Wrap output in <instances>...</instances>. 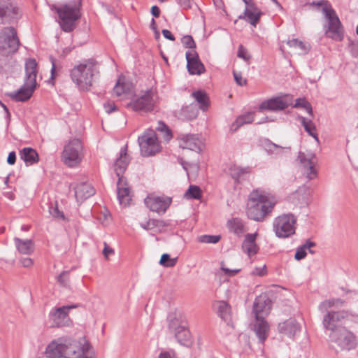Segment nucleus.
I'll return each mask as SVG.
<instances>
[{"label":"nucleus","instance_id":"obj_49","mask_svg":"<svg viewBox=\"0 0 358 358\" xmlns=\"http://www.w3.org/2000/svg\"><path fill=\"white\" fill-rule=\"evenodd\" d=\"M336 301H338V300H335V299H330L328 300H325L322 301L319 305V310L322 313L328 312V309L331 307L336 306Z\"/></svg>","mask_w":358,"mask_h":358},{"label":"nucleus","instance_id":"obj_28","mask_svg":"<svg viewBox=\"0 0 358 358\" xmlns=\"http://www.w3.org/2000/svg\"><path fill=\"white\" fill-rule=\"evenodd\" d=\"M117 199L120 204L127 205L131 201L130 189L127 186L126 178H120L117 182Z\"/></svg>","mask_w":358,"mask_h":358},{"label":"nucleus","instance_id":"obj_61","mask_svg":"<svg viewBox=\"0 0 358 358\" xmlns=\"http://www.w3.org/2000/svg\"><path fill=\"white\" fill-rule=\"evenodd\" d=\"M266 273V267L263 266L262 268H255L252 271V274L258 276H264Z\"/></svg>","mask_w":358,"mask_h":358},{"label":"nucleus","instance_id":"obj_58","mask_svg":"<svg viewBox=\"0 0 358 358\" xmlns=\"http://www.w3.org/2000/svg\"><path fill=\"white\" fill-rule=\"evenodd\" d=\"M248 3L245 4V10H248L249 11H252V13H258L262 12L260 9L257 6L256 3L253 0H250V1H247Z\"/></svg>","mask_w":358,"mask_h":358},{"label":"nucleus","instance_id":"obj_60","mask_svg":"<svg viewBox=\"0 0 358 358\" xmlns=\"http://www.w3.org/2000/svg\"><path fill=\"white\" fill-rule=\"evenodd\" d=\"M177 1L182 9L191 8L194 3L192 0H177Z\"/></svg>","mask_w":358,"mask_h":358},{"label":"nucleus","instance_id":"obj_4","mask_svg":"<svg viewBox=\"0 0 358 358\" xmlns=\"http://www.w3.org/2000/svg\"><path fill=\"white\" fill-rule=\"evenodd\" d=\"M38 64L35 59H29L25 63V80L24 85L17 91L7 93L6 95L15 101L24 102L32 96L36 87Z\"/></svg>","mask_w":358,"mask_h":358},{"label":"nucleus","instance_id":"obj_18","mask_svg":"<svg viewBox=\"0 0 358 358\" xmlns=\"http://www.w3.org/2000/svg\"><path fill=\"white\" fill-rule=\"evenodd\" d=\"M187 68L191 75H201L205 71V66L200 61L199 55L196 51H187L185 54Z\"/></svg>","mask_w":358,"mask_h":358},{"label":"nucleus","instance_id":"obj_11","mask_svg":"<svg viewBox=\"0 0 358 358\" xmlns=\"http://www.w3.org/2000/svg\"><path fill=\"white\" fill-rule=\"evenodd\" d=\"M138 143L141 154L143 157L152 156L160 152V144L156 134L152 130L145 131L138 136Z\"/></svg>","mask_w":358,"mask_h":358},{"label":"nucleus","instance_id":"obj_14","mask_svg":"<svg viewBox=\"0 0 358 358\" xmlns=\"http://www.w3.org/2000/svg\"><path fill=\"white\" fill-rule=\"evenodd\" d=\"M19 17V9L11 0H0V23H12Z\"/></svg>","mask_w":358,"mask_h":358},{"label":"nucleus","instance_id":"obj_34","mask_svg":"<svg viewBox=\"0 0 358 358\" xmlns=\"http://www.w3.org/2000/svg\"><path fill=\"white\" fill-rule=\"evenodd\" d=\"M218 316L224 320L229 322L231 320V306L224 301H218L215 305Z\"/></svg>","mask_w":358,"mask_h":358},{"label":"nucleus","instance_id":"obj_63","mask_svg":"<svg viewBox=\"0 0 358 358\" xmlns=\"http://www.w3.org/2000/svg\"><path fill=\"white\" fill-rule=\"evenodd\" d=\"M16 162V153L14 151L10 152L7 157V163L10 165L15 164Z\"/></svg>","mask_w":358,"mask_h":358},{"label":"nucleus","instance_id":"obj_17","mask_svg":"<svg viewBox=\"0 0 358 358\" xmlns=\"http://www.w3.org/2000/svg\"><path fill=\"white\" fill-rule=\"evenodd\" d=\"M145 203L150 210L158 213H164L171 203V199L167 196H148Z\"/></svg>","mask_w":358,"mask_h":358},{"label":"nucleus","instance_id":"obj_37","mask_svg":"<svg viewBox=\"0 0 358 358\" xmlns=\"http://www.w3.org/2000/svg\"><path fill=\"white\" fill-rule=\"evenodd\" d=\"M227 226L231 232L238 236H241L244 232V224L240 218L236 217L228 220Z\"/></svg>","mask_w":358,"mask_h":358},{"label":"nucleus","instance_id":"obj_2","mask_svg":"<svg viewBox=\"0 0 358 358\" xmlns=\"http://www.w3.org/2000/svg\"><path fill=\"white\" fill-rule=\"evenodd\" d=\"M70 76L80 90L88 91L99 78V64L93 58L85 59L71 70Z\"/></svg>","mask_w":358,"mask_h":358},{"label":"nucleus","instance_id":"obj_38","mask_svg":"<svg viewBox=\"0 0 358 358\" xmlns=\"http://www.w3.org/2000/svg\"><path fill=\"white\" fill-rule=\"evenodd\" d=\"M250 168H241L236 165L231 166L229 171V174L235 180L236 183H238L240 180L244 179L245 176L250 173Z\"/></svg>","mask_w":358,"mask_h":358},{"label":"nucleus","instance_id":"obj_13","mask_svg":"<svg viewBox=\"0 0 358 358\" xmlns=\"http://www.w3.org/2000/svg\"><path fill=\"white\" fill-rule=\"evenodd\" d=\"M350 317L357 320L358 319V315H352L345 310L328 311L323 317L322 324L325 329L330 330L332 332L340 327L338 325V322Z\"/></svg>","mask_w":358,"mask_h":358},{"label":"nucleus","instance_id":"obj_31","mask_svg":"<svg viewBox=\"0 0 358 358\" xmlns=\"http://www.w3.org/2000/svg\"><path fill=\"white\" fill-rule=\"evenodd\" d=\"M20 157L27 166H31L36 164L39 161L38 152L31 148H24L20 150Z\"/></svg>","mask_w":358,"mask_h":358},{"label":"nucleus","instance_id":"obj_46","mask_svg":"<svg viewBox=\"0 0 358 358\" xmlns=\"http://www.w3.org/2000/svg\"><path fill=\"white\" fill-rule=\"evenodd\" d=\"M176 263L177 258H171L167 253L163 254L159 260V264L164 267H173Z\"/></svg>","mask_w":358,"mask_h":358},{"label":"nucleus","instance_id":"obj_48","mask_svg":"<svg viewBox=\"0 0 358 358\" xmlns=\"http://www.w3.org/2000/svg\"><path fill=\"white\" fill-rule=\"evenodd\" d=\"M221 239L220 235H203L199 238V241L206 243H217Z\"/></svg>","mask_w":358,"mask_h":358},{"label":"nucleus","instance_id":"obj_47","mask_svg":"<svg viewBox=\"0 0 358 358\" xmlns=\"http://www.w3.org/2000/svg\"><path fill=\"white\" fill-rule=\"evenodd\" d=\"M294 108H303L306 109L308 114L313 115V108L310 103L305 98H299L296 99Z\"/></svg>","mask_w":358,"mask_h":358},{"label":"nucleus","instance_id":"obj_52","mask_svg":"<svg viewBox=\"0 0 358 358\" xmlns=\"http://www.w3.org/2000/svg\"><path fill=\"white\" fill-rule=\"evenodd\" d=\"M237 56L246 62L249 61L251 58V55L248 53L247 49L245 48L243 45H240L238 46Z\"/></svg>","mask_w":358,"mask_h":358},{"label":"nucleus","instance_id":"obj_5","mask_svg":"<svg viewBox=\"0 0 358 358\" xmlns=\"http://www.w3.org/2000/svg\"><path fill=\"white\" fill-rule=\"evenodd\" d=\"M310 4L322 6V10L328 21L327 28L325 30L326 36L335 41H342L344 39L343 26L331 3L328 1L322 0L313 1Z\"/></svg>","mask_w":358,"mask_h":358},{"label":"nucleus","instance_id":"obj_10","mask_svg":"<svg viewBox=\"0 0 358 358\" xmlns=\"http://www.w3.org/2000/svg\"><path fill=\"white\" fill-rule=\"evenodd\" d=\"M83 145L80 140L73 138L64 146L62 153V162L69 167H73L81 161Z\"/></svg>","mask_w":358,"mask_h":358},{"label":"nucleus","instance_id":"obj_40","mask_svg":"<svg viewBox=\"0 0 358 358\" xmlns=\"http://www.w3.org/2000/svg\"><path fill=\"white\" fill-rule=\"evenodd\" d=\"M261 145L268 154L278 155L282 152L285 148L273 143L268 138H264L261 141Z\"/></svg>","mask_w":358,"mask_h":358},{"label":"nucleus","instance_id":"obj_23","mask_svg":"<svg viewBox=\"0 0 358 358\" xmlns=\"http://www.w3.org/2000/svg\"><path fill=\"white\" fill-rule=\"evenodd\" d=\"M315 155L313 154L306 155L303 152H299L298 155V159L299 160L301 165L307 169V177L308 179L312 180L317 176V171L314 167V159Z\"/></svg>","mask_w":358,"mask_h":358},{"label":"nucleus","instance_id":"obj_29","mask_svg":"<svg viewBox=\"0 0 358 358\" xmlns=\"http://www.w3.org/2000/svg\"><path fill=\"white\" fill-rule=\"evenodd\" d=\"M94 194V188L87 182H81L75 187V196L78 201H83Z\"/></svg>","mask_w":358,"mask_h":358},{"label":"nucleus","instance_id":"obj_42","mask_svg":"<svg viewBox=\"0 0 358 358\" xmlns=\"http://www.w3.org/2000/svg\"><path fill=\"white\" fill-rule=\"evenodd\" d=\"M287 43L290 48L299 49L301 51V53L303 55L307 54L310 49V45L305 43L297 38L289 40Z\"/></svg>","mask_w":358,"mask_h":358},{"label":"nucleus","instance_id":"obj_35","mask_svg":"<svg viewBox=\"0 0 358 358\" xmlns=\"http://www.w3.org/2000/svg\"><path fill=\"white\" fill-rule=\"evenodd\" d=\"M192 96L199 105V108L203 111L208 109L210 106V100L207 93L203 90H197L193 92Z\"/></svg>","mask_w":358,"mask_h":358},{"label":"nucleus","instance_id":"obj_62","mask_svg":"<svg viewBox=\"0 0 358 358\" xmlns=\"http://www.w3.org/2000/svg\"><path fill=\"white\" fill-rule=\"evenodd\" d=\"M349 47L351 48V52L354 57L358 56V42L350 41Z\"/></svg>","mask_w":358,"mask_h":358},{"label":"nucleus","instance_id":"obj_20","mask_svg":"<svg viewBox=\"0 0 358 358\" xmlns=\"http://www.w3.org/2000/svg\"><path fill=\"white\" fill-rule=\"evenodd\" d=\"M288 103L280 96H275L262 101L258 108L259 111H280L286 109Z\"/></svg>","mask_w":358,"mask_h":358},{"label":"nucleus","instance_id":"obj_36","mask_svg":"<svg viewBox=\"0 0 358 358\" xmlns=\"http://www.w3.org/2000/svg\"><path fill=\"white\" fill-rule=\"evenodd\" d=\"M315 243L311 241L310 239L306 240L302 245L296 248L294 255L295 259L299 261L304 259L307 255L306 250H308L310 253L314 254L315 252L311 250V248L315 246Z\"/></svg>","mask_w":358,"mask_h":358},{"label":"nucleus","instance_id":"obj_45","mask_svg":"<svg viewBox=\"0 0 358 358\" xmlns=\"http://www.w3.org/2000/svg\"><path fill=\"white\" fill-rule=\"evenodd\" d=\"M156 129L162 134L165 141L171 139L173 136L171 130L163 121L158 122Z\"/></svg>","mask_w":358,"mask_h":358},{"label":"nucleus","instance_id":"obj_44","mask_svg":"<svg viewBox=\"0 0 358 358\" xmlns=\"http://www.w3.org/2000/svg\"><path fill=\"white\" fill-rule=\"evenodd\" d=\"M131 85L130 83H120V80H118L113 88V92L117 96H120L122 94H129L131 92Z\"/></svg>","mask_w":358,"mask_h":358},{"label":"nucleus","instance_id":"obj_15","mask_svg":"<svg viewBox=\"0 0 358 358\" xmlns=\"http://www.w3.org/2000/svg\"><path fill=\"white\" fill-rule=\"evenodd\" d=\"M272 301L266 294H262L255 298L253 303L252 312L255 320L265 318L269 314Z\"/></svg>","mask_w":358,"mask_h":358},{"label":"nucleus","instance_id":"obj_8","mask_svg":"<svg viewBox=\"0 0 358 358\" xmlns=\"http://www.w3.org/2000/svg\"><path fill=\"white\" fill-rule=\"evenodd\" d=\"M296 217L292 213L282 214L275 218L273 227L276 236L281 238L295 234Z\"/></svg>","mask_w":358,"mask_h":358},{"label":"nucleus","instance_id":"obj_16","mask_svg":"<svg viewBox=\"0 0 358 358\" xmlns=\"http://www.w3.org/2000/svg\"><path fill=\"white\" fill-rule=\"evenodd\" d=\"M179 147L199 153L203 148L202 140L196 134H180L178 137Z\"/></svg>","mask_w":358,"mask_h":358},{"label":"nucleus","instance_id":"obj_41","mask_svg":"<svg viewBox=\"0 0 358 358\" xmlns=\"http://www.w3.org/2000/svg\"><path fill=\"white\" fill-rule=\"evenodd\" d=\"M301 124L303 126L305 131L317 141H319L318 136L316 132V127L312 120H308L304 117H299Z\"/></svg>","mask_w":358,"mask_h":358},{"label":"nucleus","instance_id":"obj_1","mask_svg":"<svg viewBox=\"0 0 358 358\" xmlns=\"http://www.w3.org/2000/svg\"><path fill=\"white\" fill-rule=\"evenodd\" d=\"M276 202L275 198L262 189L252 191L248 199L246 213L250 220L263 222L269 216Z\"/></svg>","mask_w":358,"mask_h":358},{"label":"nucleus","instance_id":"obj_39","mask_svg":"<svg viewBox=\"0 0 358 358\" xmlns=\"http://www.w3.org/2000/svg\"><path fill=\"white\" fill-rule=\"evenodd\" d=\"M262 15V12L252 13V11L244 10V12L238 16V19L245 20L247 22L255 27L259 23Z\"/></svg>","mask_w":358,"mask_h":358},{"label":"nucleus","instance_id":"obj_53","mask_svg":"<svg viewBox=\"0 0 358 358\" xmlns=\"http://www.w3.org/2000/svg\"><path fill=\"white\" fill-rule=\"evenodd\" d=\"M159 221L157 220L150 219L145 223H141V227L145 230H150L157 227L159 225Z\"/></svg>","mask_w":358,"mask_h":358},{"label":"nucleus","instance_id":"obj_25","mask_svg":"<svg viewBox=\"0 0 358 358\" xmlns=\"http://www.w3.org/2000/svg\"><path fill=\"white\" fill-rule=\"evenodd\" d=\"M278 330L281 334H284L289 337H293L300 331V324L294 318H289L286 321L278 324Z\"/></svg>","mask_w":358,"mask_h":358},{"label":"nucleus","instance_id":"obj_7","mask_svg":"<svg viewBox=\"0 0 358 358\" xmlns=\"http://www.w3.org/2000/svg\"><path fill=\"white\" fill-rule=\"evenodd\" d=\"M329 337L330 342L335 343L341 350L350 351L357 347L356 336L345 327L334 329L329 334Z\"/></svg>","mask_w":358,"mask_h":358},{"label":"nucleus","instance_id":"obj_54","mask_svg":"<svg viewBox=\"0 0 358 358\" xmlns=\"http://www.w3.org/2000/svg\"><path fill=\"white\" fill-rule=\"evenodd\" d=\"M220 269L224 271L225 275L229 277L234 276L236 274L240 272L241 269H229L225 267L224 262H221Z\"/></svg>","mask_w":358,"mask_h":358},{"label":"nucleus","instance_id":"obj_19","mask_svg":"<svg viewBox=\"0 0 358 358\" xmlns=\"http://www.w3.org/2000/svg\"><path fill=\"white\" fill-rule=\"evenodd\" d=\"M176 325L175 322L170 321L169 327V329H175V337L180 344L188 346L191 343V334L186 323L182 322L181 324L177 327H175Z\"/></svg>","mask_w":358,"mask_h":358},{"label":"nucleus","instance_id":"obj_33","mask_svg":"<svg viewBox=\"0 0 358 358\" xmlns=\"http://www.w3.org/2000/svg\"><path fill=\"white\" fill-rule=\"evenodd\" d=\"M255 117V112H247L239 115L232 123L230 129L236 131L238 128L246 124H250L253 122Z\"/></svg>","mask_w":358,"mask_h":358},{"label":"nucleus","instance_id":"obj_12","mask_svg":"<svg viewBox=\"0 0 358 358\" xmlns=\"http://www.w3.org/2000/svg\"><path fill=\"white\" fill-rule=\"evenodd\" d=\"M79 306L80 304H72L52 308L49 313V317L52 321V327H62L71 325L72 321L69 313L71 309Z\"/></svg>","mask_w":358,"mask_h":358},{"label":"nucleus","instance_id":"obj_6","mask_svg":"<svg viewBox=\"0 0 358 358\" xmlns=\"http://www.w3.org/2000/svg\"><path fill=\"white\" fill-rule=\"evenodd\" d=\"M20 41L13 27H5L0 31V54L8 56L17 52Z\"/></svg>","mask_w":358,"mask_h":358},{"label":"nucleus","instance_id":"obj_26","mask_svg":"<svg viewBox=\"0 0 358 358\" xmlns=\"http://www.w3.org/2000/svg\"><path fill=\"white\" fill-rule=\"evenodd\" d=\"M252 329L259 338V342L261 343H264L268 336L270 329L269 324L265 320V318H259V320H255V323L253 325Z\"/></svg>","mask_w":358,"mask_h":358},{"label":"nucleus","instance_id":"obj_59","mask_svg":"<svg viewBox=\"0 0 358 358\" xmlns=\"http://www.w3.org/2000/svg\"><path fill=\"white\" fill-rule=\"evenodd\" d=\"M103 108L106 112L108 114L117 110L115 104L113 102L108 101L103 104Z\"/></svg>","mask_w":358,"mask_h":358},{"label":"nucleus","instance_id":"obj_51","mask_svg":"<svg viewBox=\"0 0 358 358\" xmlns=\"http://www.w3.org/2000/svg\"><path fill=\"white\" fill-rule=\"evenodd\" d=\"M57 282L63 287H67L69 284V271L62 272L57 278Z\"/></svg>","mask_w":358,"mask_h":358},{"label":"nucleus","instance_id":"obj_64","mask_svg":"<svg viewBox=\"0 0 358 358\" xmlns=\"http://www.w3.org/2000/svg\"><path fill=\"white\" fill-rule=\"evenodd\" d=\"M158 358H177V357H176L174 352L164 351V352H162L159 355Z\"/></svg>","mask_w":358,"mask_h":358},{"label":"nucleus","instance_id":"obj_27","mask_svg":"<svg viewBox=\"0 0 358 358\" xmlns=\"http://www.w3.org/2000/svg\"><path fill=\"white\" fill-rule=\"evenodd\" d=\"M310 192L306 186L300 187L289 196V201L294 205L306 206L308 203Z\"/></svg>","mask_w":358,"mask_h":358},{"label":"nucleus","instance_id":"obj_32","mask_svg":"<svg viewBox=\"0 0 358 358\" xmlns=\"http://www.w3.org/2000/svg\"><path fill=\"white\" fill-rule=\"evenodd\" d=\"M14 242L18 252L23 255H31L34 250V243L32 240H22L14 238Z\"/></svg>","mask_w":358,"mask_h":358},{"label":"nucleus","instance_id":"obj_55","mask_svg":"<svg viewBox=\"0 0 358 358\" xmlns=\"http://www.w3.org/2000/svg\"><path fill=\"white\" fill-rule=\"evenodd\" d=\"M91 345L87 341H85L84 343H80V351L79 352L78 358H91L85 355V353L89 351Z\"/></svg>","mask_w":358,"mask_h":358},{"label":"nucleus","instance_id":"obj_57","mask_svg":"<svg viewBox=\"0 0 358 358\" xmlns=\"http://www.w3.org/2000/svg\"><path fill=\"white\" fill-rule=\"evenodd\" d=\"M50 213L52 215V217L56 218H59L62 220H65V216L64 215V213L62 211H60L57 206L55 207H51L50 208Z\"/></svg>","mask_w":358,"mask_h":358},{"label":"nucleus","instance_id":"obj_3","mask_svg":"<svg viewBox=\"0 0 358 358\" xmlns=\"http://www.w3.org/2000/svg\"><path fill=\"white\" fill-rule=\"evenodd\" d=\"M82 0H73L60 6L52 5L51 10L59 17L61 29L65 32L72 31L76 27V22L81 17Z\"/></svg>","mask_w":358,"mask_h":358},{"label":"nucleus","instance_id":"obj_24","mask_svg":"<svg viewBox=\"0 0 358 358\" xmlns=\"http://www.w3.org/2000/svg\"><path fill=\"white\" fill-rule=\"evenodd\" d=\"M63 337L52 341L46 347L45 354L48 358L64 357Z\"/></svg>","mask_w":358,"mask_h":358},{"label":"nucleus","instance_id":"obj_9","mask_svg":"<svg viewBox=\"0 0 358 358\" xmlns=\"http://www.w3.org/2000/svg\"><path fill=\"white\" fill-rule=\"evenodd\" d=\"M156 103L157 93L151 88L143 92L141 96H135L127 103V107L136 112L148 113L154 110Z\"/></svg>","mask_w":358,"mask_h":358},{"label":"nucleus","instance_id":"obj_21","mask_svg":"<svg viewBox=\"0 0 358 358\" xmlns=\"http://www.w3.org/2000/svg\"><path fill=\"white\" fill-rule=\"evenodd\" d=\"M64 357L78 358L80 351V342L69 337L63 336Z\"/></svg>","mask_w":358,"mask_h":358},{"label":"nucleus","instance_id":"obj_56","mask_svg":"<svg viewBox=\"0 0 358 358\" xmlns=\"http://www.w3.org/2000/svg\"><path fill=\"white\" fill-rule=\"evenodd\" d=\"M233 74H234V80L238 85H240V86L246 85L247 80L242 77L241 72H237L236 71H234Z\"/></svg>","mask_w":358,"mask_h":358},{"label":"nucleus","instance_id":"obj_30","mask_svg":"<svg viewBox=\"0 0 358 358\" xmlns=\"http://www.w3.org/2000/svg\"><path fill=\"white\" fill-rule=\"evenodd\" d=\"M257 233L246 234L242 244L243 249L248 255H254L258 252L259 247L256 244Z\"/></svg>","mask_w":358,"mask_h":358},{"label":"nucleus","instance_id":"obj_22","mask_svg":"<svg viewBox=\"0 0 358 358\" xmlns=\"http://www.w3.org/2000/svg\"><path fill=\"white\" fill-rule=\"evenodd\" d=\"M127 145H125L121 148L120 156L114 162V171L118 178H124L123 174L130 162V157L127 155Z\"/></svg>","mask_w":358,"mask_h":358},{"label":"nucleus","instance_id":"obj_50","mask_svg":"<svg viewBox=\"0 0 358 358\" xmlns=\"http://www.w3.org/2000/svg\"><path fill=\"white\" fill-rule=\"evenodd\" d=\"M181 43H182L183 46L185 48H189V49H195L196 48V43H195L192 36L190 35L184 36L181 38Z\"/></svg>","mask_w":358,"mask_h":358},{"label":"nucleus","instance_id":"obj_43","mask_svg":"<svg viewBox=\"0 0 358 358\" xmlns=\"http://www.w3.org/2000/svg\"><path fill=\"white\" fill-rule=\"evenodd\" d=\"M184 196L187 199H200L202 196V191L199 186L191 185Z\"/></svg>","mask_w":358,"mask_h":358}]
</instances>
